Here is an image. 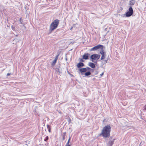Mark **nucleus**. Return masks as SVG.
Returning <instances> with one entry per match:
<instances>
[{
  "label": "nucleus",
  "mask_w": 146,
  "mask_h": 146,
  "mask_svg": "<svg viewBox=\"0 0 146 146\" xmlns=\"http://www.w3.org/2000/svg\"><path fill=\"white\" fill-rule=\"evenodd\" d=\"M59 20L56 19L54 20L50 25L49 29V34H50L58 27L59 23Z\"/></svg>",
  "instance_id": "obj_1"
},
{
  "label": "nucleus",
  "mask_w": 146,
  "mask_h": 146,
  "mask_svg": "<svg viewBox=\"0 0 146 146\" xmlns=\"http://www.w3.org/2000/svg\"><path fill=\"white\" fill-rule=\"evenodd\" d=\"M100 57V54H94L90 56V58L91 60V61L94 62V60H98Z\"/></svg>",
  "instance_id": "obj_2"
},
{
  "label": "nucleus",
  "mask_w": 146,
  "mask_h": 146,
  "mask_svg": "<svg viewBox=\"0 0 146 146\" xmlns=\"http://www.w3.org/2000/svg\"><path fill=\"white\" fill-rule=\"evenodd\" d=\"M110 135V133L107 132V131L102 130V132L100 136L103 137L104 138H106L109 137Z\"/></svg>",
  "instance_id": "obj_3"
},
{
  "label": "nucleus",
  "mask_w": 146,
  "mask_h": 146,
  "mask_svg": "<svg viewBox=\"0 0 146 146\" xmlns=\"http://www.w3.org/2000/svg\"><path fill=\"white\" fill-rule=\"evenodd\" d=\"M133 13V10L132 7H129L128 11L126 12L125 14L126 17H129L131 16Z\"/></svg>",
  "instance_id": "obj_4"
},
{
  "label": "nucleus",
  "mask_w": 146,
  "mask_h": 146,
  "mask_svg": "<svg viewBox=\"0 0 146 146\" xmlns=\"http://www.w3.org/2000/svg\"><path fill=\"white\" fill-rule=\"evenodd\" d=\"M103 46L100 44H99L95 46L90 49V51H95L98 50L99 49H101V50L103 49Z\"/></svg>",
  "instance_id": "obj_5"
},
{
  "label": "nucleus",
  "mask_w": 146,
  "mask_h": 146,
  "mask_svg": "<svg viewBox=\"0 0 146 146\" xmlns=\"http://www.w3.org/2000/svg\"><path fill=\"white\" fill-rule=\"evenodd\" d=\"M102 130L110 133L111 131V127L109 125H107L104 127Z\"/></svg>",
  "instance_id": "obj_6"
},
{
  "label": "nucleus",
  "mask_w": 146,
  "mask_h": 146,
  "mask_svg": "<svg viewBox=\"0 0 146 146\" xmlns=\"http://www.w3.org/2000/svg\"><path fill=\"white\" fill-rule=\"evenodd\" d=\"M112 137H111L110 139V141L107 144V146H112L113 144L115 139H113V140H112Z\"/></svg>",
  "instance_id": "obj_7"
},
{
  "label": "nucleus",
  "mask_w": 146,
  "mask_h": 146,
  "mask_svg": "<svg viewBox=\"0 0 146 146\" xmlns=\"http://www.w3.org/2000/svg\"><path fill=\"white\" fill-rule=\"evenodd\" d=\"M100 53L102 55L101 60H103L105 58V56L106 55V52L103 51V49H102L100 51Z\"/></svg>",
  "instance_id": "obj_8"
},
{
  "label": "nucleus",
  "mask_w": 146,
  "mask_h": 146,
  "mask_svg": "<svg viewBox=\"0 0 146 146\" xmlns=\"http://www.w3.org/2000/svg\"><path fill=\"white\" fill-rule=\"evenodd\" d=\"M90 55V54L88 53H85L84 55L82 56V58L86 60L89 59V57Z\"/></svg>",
  "instance_id": "obj_9"
},
{
  "label": "nucleus",
  "mask_w": 146,
  "mask_h": 146,
  "mask_svg": "<svg viewBox=\"0 0 146 146\" xmlns=\"http://www.w3.org/2000/svg\"><path fill=\"white\" fill-rule=\"evenodd\" d=\"M80 72L82 75H83L84 73H85L86 72V69L85 68H80L79 69Z\"/></svg>",
  "instance_id": "obj_10"
},
{
  "label": "nucleus",
  "mask_w": 146,
  "mask_h": 146,
  "mask_svg": "<svg viewBox=\"0 0 146 146\" xmlns=\"http://www.w3.org/2000/svg\"><path fill=\"white\" fill-rule=\"evenodd\" d=\"M95 63H96V64L97 63V62H94V63L91 62H89L88 63V65L91 68H94L95 67V65L94 64Z\"/></svg>",
  "instance_id": "obj_11"
},
{
  "label": "nucleus",
  "mask_w": 146,
  "mask_h": 146,
  "mask_svg": "<svg viewBox=\"0 0 146 146\" xmlns=\"http://www.w3.org/2000/svg\"><path fill=\"white\" fill-rule=\"evenodd\" d=\"M84 66V64L83 62H81L78 63L77 65V66L78 68H81Z\"/></svg>",
  "instance_id": "obj_12"
},
{
  "label": "nucleus",
  "mask_w": 146,
  "mask_h": 146,
  "mask_svg": "<svg viewBox=\"0 0 146 146\" xmlns=\"http://www.w3.org/2000/svg\"><path fill=\"white\" fill-rule=\"evenodd\" d=\"M135 3V0H130L129 3V7H131Z\"/></svg>",
  "instance_id": "obj_13"
},
{
  "label": "nucleus",
  "mask_w": 146,
  "mask_h": 146,
  "mask_svg": "<svg viewBox=\"0 0 146 146\" xmlns=\"http://www.w3.org/2000/svg\"><path fill=\"white\" fill-rule=\"evenodd\" d=\"M91 73L90 71H88L87 72L86 71L84 74V75L86 76H89L91 75Z\"/></svg>",
  "instance_id": "obj_14"
},
{
  "label": "nucleus",
  "mask_w": 146,
  "mask_h": 146,
  "mask_svg": "<svg viewBox=\"0 0 146 146\" xmlns=\"http://www.w3.org/2000/svg\"><path fill=\"white\" fill-rule=\"evenodd\" d=\"M71 139V138L70 137L68 140V141L67 142V143H66V144L65 145V146H70V145L69 144V143L70 142V141Z\"/></svg>",
  "instance_id": "obj_15"
},
{
  "label": "nucleus",
  "mask_w": 146,
  "mask_h": 146,
  "mask_svg": "<svg viewBox=\"0 0 146 146\" xmlns=\"http://www.w3.org/2000/svg\"><path fill=\"white\" fill-rule=\"evenodd\" d=\"M56 70L57 72H58L59 74L62 73L61 70L59 69L58 68H56Z\"/></svg>",
  "instance_id": "obj_16"
},
{
  "label": "nucleus",
  "mask_w": 146,
  "mask_h": 146,
  "mask_svg": "<svg viewBox=\"0 0 146 146\" xmlns=\"http://www.w3.org/2000/svg\"><path fill=\"white\" fill-rule=\"evenodd\" d=\"M66 132H64L63 133V134L62 135V140L63 141L65 139V136L66 135Z\"/></svg>",
  "instance_id": "obj_17"
},
{
  "label": "nucleus",
  "mask_w": 146,
  "mask_h": 146,
  "mask_svg": "<svg viewBox=\"0 0 146 146\" xmlns=\"http://www.w3.org/2000/svg\"><path fill=\"white\" fill-rule=\"evenodd\" d=\"M47 128L48 130V131L50 133L51 132V128L50 125H47Z\"/></svg>",
  "instance_id": "obj_18"
},
{
  "label": "nucleus",
  "mask_w": 146,
  "mask_h": 146,
  "mask_svg": "<svg viewBox=\"0 0 146 146\" xmlns=\"http://www.w3.org/2000/svg\"><path fill=\"white\" fill-rule=\"evenodd\" d=\"M56 61H56V60H54L52 62V64H51V65L52 66H54L56 62Z\"/></svg>",
  "instance_id": "obj_19"
},
{
  "label": "nucleus",
  "mask_w": 146,
  "mask_h": 146,
  "mask_svg": "<svg viewBox=\"0 0 146 146\" xmlns=\"http://www.w3.org/2000/svg\"><path fill=\"white\" fill-rule=\"evenodd\" d=\"M11 29L15 31H16V29L15 27L13 25H12L11 27Z\"/></svg>",
  "instance_id": "obj_20"
},
{
  "label": "nucleus",
  "mask_w": 146,
  "mask_h": 146,
  "mask_svg": "<svg viewBox=\"0 0 146 146\" xmlns=\"http://www.w3.org/2000/svg\"><path fill=\"white\" fill-rule=\"evenodd\" d=\"M48 139V137L46 136L44 139V141H47Z\"/></svg>",
  "instance_id": "obj_21"
},
{
  "label": "nucleus",
  "mask_w": 146,
  "mask_h": 146,
  "mask_svg": "<svg viewBox=\"0 0 146 146\" xmlns=\"http://www.w3.org/2000/svg\"><path fill=\"white\" fill-rule=\"evenodd\" d=\"M85 68L86 69V70L87 71V70H93V69H92L90 68L89 67H87L86 68Z\"/></svg>",
  "instance_id": "obj_22"
},
{
  "label": "nucleus",
  "mask_w": 146,
  "mask_h": 146,
  "mask_svg": "<svg viewBox=\"0 0 146 146\" xmlns=\"http://www.w3.org/2000/svg\"><path fill=\"white\" fill-rule=\"evenodd\" d=\"M146 110V105H145L143 107V111H145Z\"/></svg>",
  "instance_id": "obj_23"
},
{
  "label": "nucleus",
  "mask_w": 146,
  "mask_h": 146,
  "mask_svg": "<svg viewBox=\"0 0 146 146\" xmlns=\"http://www.w3.org/2000/svg\"><path fill=\"white\" fill-rule=\"evenodd\" d=\"M19 21L22 24L23 23V21L22 19V18L21 17L20 18Z\"/></svg>",
  "instance_id": "obj_24"
},
{
  "label": "nucleus",
  "mask_w": 146,
  "mask_h": 146,
  "mask_svg": "<svg viewBox=\"0 0 146 146\" xmlns=\"http://www.w3.org/2000/svg\"><path fill=\"white\" fill-rule=\"evenodd\" d=\"M58 56H59V54H58V55H57L55 57V58L54 59V60H56V61H57V59L58 58Z\"/></svg>",
  "instance_id": "obj_25"
},
{
  "label": "nucleus",
  "mask_w": 146,
  "mask_h": 146,
  "mask_svg": "<svg viewBox=\"0 0 146 146\" xmlns=\"http://www.w3.org/2000/svg\"><path fill=\"white\" fill-rule=\"evenodd\" d=\"M84 59L82 58H79V60L80 61V62H84V60H83Z\"/></svg>",
  "instance_id": "obj_26"
},
{
  "label": "nucleus",
  "mask_w": 146,
  "mask_h": 146,
  "mask_svg": "<svg viewBox=\"0 0 146 146\" xmlns=\"http://www.w3.org/2000/svg\"><path fill=\"white\" fill-rule=\"evenodd\" d=\"M108 60V58L107 60H105L104 61V64H106Z\"/></svg>",
  "instance_id": "obj_27"
},
{
  "label": "nucleus",
  "mask_w": 146,
  "mask_h": 146,
  "mask_svg": "<svg viewBox=\"0 0 146 146\" xmlns=\"http://www.w3.org/2000/svg\"><path fill=\"white\" fill-rule=\"evenodd\" d=\"M71 119H70V118L68 120V122L69 123L71 122Z\"/></svg>",
  "instance_id": "obj_28"
},
{
  "label": "nucleus",
  "mask_w": 146,
  "mask_h": 146,
  "mask_svg": "<svg viewBox=\"0 0 146 146\" xmlns=\"http://www.w3.org/2000/svg\"><path fill=\"white\" fill-rule=\"evenodd\" d=\"M104 74V72H102L101 74H100V77H101Z\"/></svg>",
  "instance_id": "obj_29"
},
{
  "label": "nucleus",
  "mask_w": 146,
  "mask_h": 146,
  "mask_svg": "<svg viewBox=\"0 0 146 146\" xmlns=\"http://www.w3.org/2000/svg\"><path fill=\"white\" fill-rule=\"evenodd\" d=\"M10 75V74L9 73H8L7 74V76H9Z\"/></svg>",
  "instance_id": "obj_30"
},
{
  "label": "nucleus",
  "mask_w": 146,
  "mask_h": 146,
  "mask_svg": "<svg viewBox=\"0 0 146 146\" xmlns=\"http://www.w3.org/2000/svg\"><path fill=\"white\" fill-rule=\"evenodd\" d=\"M67 73L68 74H70V73L68 71V70L67 69Z\"/></svg>",
  "instance_id": "obj_31"
},
{
  "label": "nucleus",
  "mask_w": 146,
  "mask_h": 146,
  "mask_svg": "<svg viewBox=\"0 0 146 146\" xmlns=\"http://www.w3.org/2000/svg\"><path fill=\"white\" fill-rule=\"evenodd\" d=\"M142 142H141L140 143V144L139 145V146H141L142 145Z\"/></svg>",
  "instance_id": "obj_32"
},
{
  "label": "nucleus",
  "mask_w": 146,
  "mask_h": 146,
  "mask_svg": "<svg viewBox=\"0 0 146 146\" xmlns=\"http://www.w3.org/2000/svg\"><path fill=\"white\" fill-rule=\"evenodd\" d=\"M98 74V72L97 71H96L95 73V74L96 75L97 74Z\"/></svg>",
  "instance_id": "obj_33"
},
{
  "label": "nucleus",
  "mask_w": 146,
  "mask_h": 146,
  "mask_svg": "<svg viewBox=\"0 0 146 146\" xmlns=\"http://www.w3.org/2000/svg\"><path fill=\"white\" fill-rule=\"evenodd\" d=\"M70 76H73V75H72V74H70Z\"/></svg>",
  "instance_id": "obj_34"
},
{
  "label": "nucleus",
  "mask_w": 146,
  "mask_h": 146,
  "mask_svg": "<svg viewBox=\"0 0 146 146\" xmlns=\"http://www.w3.org/2000/svg\"><path fill=\"white\" fill-rule=\"evenodd\" d=\"M73 28L72 27H71L70 29V30H72V29Z\"/></svg>",
  "instance_id": "obj_35"
},
{
  "label": "nucleus",
  "mask_w": 146,
  "mask_h": 146,
  "mask_svg": "<svg viewBox=\"0 0 146 146\" xmlns=\"http://www.w3.org/2000/svg\"><path fill=\"white\" fill-rule=\"evenodd\" d=\"M66 60H67V59L66 58Z\"/></svg>",
  "instance_id": "obj_36"
},
{
  "label": "nucleus",
  "mask_w": 146,
  "mask_h": 146,
  "mask_svg": "<svg viewBox=\"0 0 146 146\" xmlns=\"http://www.w3.org/2000/svg\"><path fill=\"white\" fill-rule=\"evenodd\" d=\"M90 70L92 71V72H93V71L94 70Z\"/></svg>",
  "instance_id": "obj_37"
}]
</instances>
